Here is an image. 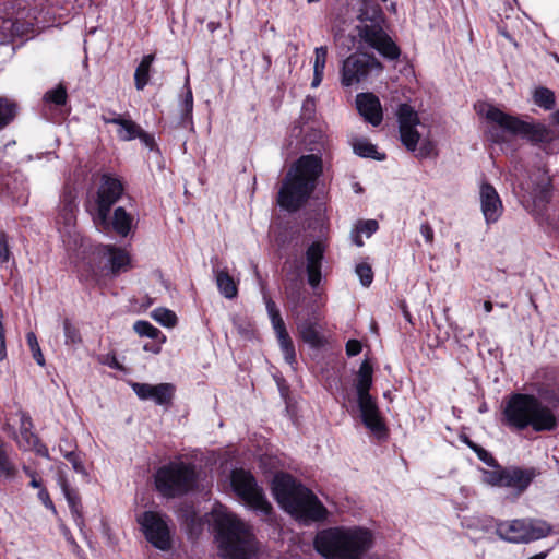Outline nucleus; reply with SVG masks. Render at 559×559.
Segmentation results:
<instances>
[{"label":"nucleus","mask_w":559,"mask_h":559,"mask_svg":"<svg viewBox=\"0 0 559 559\" xmlns=\"http://www.w3.org/2000/svg\"><path fill=\"white\" fill-rule=\"evenodd\" d=\"M532 186L528 187L532 198L533 212L539 219L540 224H546L554 231L559 233V221H555V215L544 216V209L550 200V178L544 171H538L534 179L531 180Z\"/></svg>","instance_id":"obj_12"},{"label":"nucleus","mask_w":559,"mask_h":559,"mask_svg":"<svg viewBox=\"0 0 559 559\" xmlns=\"http://www.w3.org/2000/svg\"><path fill=\"white\" fill-rule=\"evenodd\" d=\"M45 100L53 103L56 105H64L67 102V91L62 85H58L56 88L48 91L45 94Z\"/></svg>","instance_id":"obj_41"},{"label":"nucleus","mask_w":559,"mask_h":559,"mask_svg":"<svg viewBox=\"0 0 559 559\" xmlns=\"http://www.w3.org/2000/svg\"><path fill=\"white\" fill-rule=\"evenodd\" d=\"M216 285L219 293L227 299H233L238 294L237 285L227 271L221 270L215 272Z\"/></svg>","instance_id":"obj_29"},{"label":"nucleus","mask_w":559,"mask_h":559,"mask_svg":"<svg viewBox=\"0 0 559 559\" xmlns=\"http://www.w3.org/2000/svg\"><path fill=\"white\" fill-rule=\"evenodd\" d=\"M360 38L383 57L396 59L400 56L397 46L378 25H365L359 31Z\"/></svg>","instance_id":"obj_16"},{"label":"nucleus","mask_w":559,"mask_h":559,"mask_svg":"<svg viewBox=\"0 0 559 559\" xmlns=\"http://www.w3.org/2000/svg\"><path fill=\"white\" fill-rule=\"evenodd\" d=\"M478 108L479 114L484 115L490 123L496 124L503 131H507L511 134L523 135H527L531 132L530 124L501 111L499 108H496L488 104H480Z\"/></svg>","instance_id":"obj_15"},{"label":"nucleus","mask_w":559,"mask_h":559,"mask_svg":"<svg viewBox=\"0 0 559 559\" xmlns=\"http://www.w3.org/2000/svg\"><path fill=\"white\" fill-rule=\"evenodd\" d=\"M60 451L62 452L64 459L71 463L73 469L79 473V474H83L85 475L86 472H85V467H84V464H83V461L80 456L79 453L74 452V451H62L60 449Z\"/></svg>","instance_id":"obj_42"},{"label":"nucleus","mask_w":559,"mask_h":559,"mask_svg":"<svg viewBox=\"0 0 559 559\" xmlns=\"http://www.w3.org/2000/svg\"><path fill=\"white\" fill-rule=\"evenodd\" d=\"M495 469H481V481L491 487H504V468L495 465Z\"/></svg>","instance_id":"obj_33"},{"label":"nucleus","mask_w":559,"mask_h":559,"mask_svg":"<svg viewBox=\"0 0 559 559\" xmlns=\"http://www.w3.org/2000/svg\"><path fill=\"white\" fill-rule=\"evenodd\" d=\"M420 234L425 238L426 242L432 243L433 242V229L428 223H424L420 225Z\"/></svg>","instance_id":"obj_50"},{"label":"nucleus","mask_w":559,"mask_h":559,"mask_svg":"<svg viewBox=\"0 0 559 559\" xmlns=\"http://www.w3.org/2000/svg\"><path fill=\"white\" fill-rule=\"evenodd\" d=\"M403 313H404L405 319L411 322V314H409L408 310L403 309Z\"/></svg>","instance_id":"obj_59"},{"label":"nucleus","mask_w":559,"mask_h":559,"mask_svg":"<svg viewBox=\"0 0 559 559\" xmlns=\"http://www.w3.org/2000/svg\"><path fill=\"white\" fill-rule=\"evenodd\" d=\"M98 254L107 260L108 272L112 276L131 269V257L122 248L111 245L102 246L98 248Z\"/></svg>","instance_id":"obj_19"},{"label":"nucleus","mask_w":559,"mask_h":559,"mask_svg":"<svg viewBox=\"0 0 559 559\" xmlns=\"http://www.w3.org/2000/svg\"><path fill=\"white\" fill-rule=\"evenodd\" d=\"M466 443L475 453H476V449H480L481 448V447L477 445L476 443H474L473 441H469V440H467Z\"/></svg>","instance_id":"obj_58"},{"label":"nucleus","mask_w":559,"mask_h":559,"mask_svg":"<svg viewBox=\"0 0 559 559\" xmlns=\"http://www.w3.org/2000/svg\"><path fill=\"white\" fill-rule=\"evenodd\" d=\"M102 119L106 124L112 123L118 127L117 135L122 141H131L144 134L139 124L121 115H116L112 118L103 116Z\"/></svg>","instance_id":"obj_26"},{"label":"nucleus","mask_w":559,"mask_h":559,"mask_svg":"<svg viewBox=\"0 0 559 559\" xmlns=\"http://www.w3.org/2000/svg\"><path fill=\"white\" fill-rule=\"evenodd\" d=\"M361 352V344L357 340H349L346 344V353L348 356H356Z\"/></svg>","instance_id":"obj_49"},{"label":"nucleus","mask_w":559,"mask_h":559,"mask_svg":"<svg viewBox=\"0 0 559 559\" xmlns=\"http://www.w3.org/2000/svg\"><path fill=\"white\" fill-rule=\"evenodd\" d=\"M38 497L47 508L53 509V503L49 497L48 491L45 488H40Z\"/></svg>","instance_id":"obj_51"},{"label":"nucleus","mask_w":559,"mask_h":559,"mask_svg":"<svg viewBox=\"0 0 559 559\" xmlns=\"http://www.w3.org/2000/svg\"><path fill=\"white\" fill-rule=\"evenodd\" d=\"M504 423L515 429L522 430L532 426L534 430H554L557 420L552 412L543 405L536 397L527 394H514L503 412Z\"/></svg>","instance_id":"obj_5"},{"label":"nucleus","mask_w":559,"mask_h":559,"mask_svg":"<svg viewBox=\"0 0 559 559\" xmlns=\"http://www.w3.org/2000/svg\"><path fill=\"white\" fill-rule=\"evenodd\" d=\"M356 274L359 276L360 283L368 287L373 281V272L369 264L360 263L356 266Z\"/></svg>","instance_id":"obj_43"},{"label":"nucleus","mask_w":559,"mask_h":559,"mask_svg":"<svg viewBox=\"0 0 559 559\" xmlns=\"http://www.w3.org/2000/svg\"><path fill=\"white\" fill-rule=\"evenodd\" d=\"M371 544V534L356 527L324 530L314 539L316 549L326 559H360Z\"/></svg>","instance_id":"obj_4"},{"label":"nucleus","mask_w":559,"mask_h":559,"mask_svg":"<svg viewBox=\"0 0 559 559\" xmlns=\"http://www.w3.org/2000/svg\"><path fill=\"white\" fill-rule=\"evenodd\" d=\"M354 152L361 157H372L383 159V155H379L377 147L367 140H356L353 142Z\"/></svg>","instance_id":"obj_35"},{"label":"nucleus","mask_w":559,"mask_h":559,"mask_svg":"<svg viewBox=\"0 0 559 559\" xmlns=\"http://www.w3.org/2000/svg\"><path fill=\"white\" fill-rule=\"evenodd\" d=\"M481 212L487 223H495L502 214L503 206L496 189L489 183L480 186Z\"/></svg>","instance_id":"obj_20"},{"label":"nucleus","mask_w":559,"mask_h":559,"mask_svg":"<svg viewBox=\"0 0 559 559\" xmlns=\"http://www.w3.org/2000/svg\"><path fill=\"white\" fill-rule=\"evenodd\" d=\"M211 518L215 539L224 559H249L257 550L251 527L222 504H216Z\"/></svg>","instance_id":"obj_1"},{"label":"nucleus","mask_w":559,"mask_h":559,"mask_svg":"<svg viewBox=\"0 0 559 559\" xmlns=\"http://www.w3.org/2000/svg\"><path fill=\"white\" fill-rule=\"evenodd\" d=\"M63 332L66 337V345L76 346L82 343V336L79 329L69 320H63Z\"/></svg>","instance_id":"obj_38"},{"label":"nucleus","mask_w":559,"mask_h":559,"mask_svg":"<svg viewBox=\"0 0 559 559\" xmlns=\"http://www.w3.org/2000/svg\"><path fill=\"white\" fill-rule=\"evenodd\" d=\"M352 240L357 247L364 246L361 234L356 228L352 231Z\"/></svg>","instance_id":"obj_53"},{"label":"nucleus","mask_w":559,"mask_h":559,"mask_svg":"<svg viewBox=\"0 0 559 559\" xmlns=\"http://www.w3.org/2000/svg\"><path fill=\"white\" fill-rule=\"evenodd\" d=\"M62 489L64 492V496L67 498V501L74 514L79 516L80 513V498L76 495V492L70 490L66 484L62 485Z\"/></svg>","instance_id":"obj_45"},{"label":"nucleus","mask_w":559,"mask_h":559,"mask_svg":"<svg viewBox=\"0 0 559 559\" xmlns=\"http://www.w3.org/2000/svg\"><path fill=\"white\" fill-rule=\"evenodd\" d=\"M231 486L247 504L264 513L270 512L271 504L265 499L262 489L258 486L250 472L245 469L233 471Z\"/></svg>","instance_id":"obj_11"},{"label":"nucleus","mask_w":559,"mask_h":559,"mask_svg":"<svg viewBox=\"0 0 559 559\" xmlns=\"http://www.w3.org/2000/svg\"><path fill=\"white\" fill-rule=\"evenodd\" d=\"M488 133H489L490 139L493 142H500L501 141L500 136L498 134H496L492 130H489Z\"/></svg>","instance_id":"obj_55"},{"label":"nucleus","mask_w":559,"mask_h":559,"mask_svg":"<svg viewBox=\"0 0 559 559\" xmlns=\"http://www.w3.org/2000/svg\"><path fill=\"white\" fill-rule=\"evenodd\" d=\"M32 476V480H31V486L34 487V488H40V481L37 479V477L35 476V474H31Z\"/></svg>","instance_id":"obj_54"},{"label":"nucleus","mask_w":559,"mask_h":559,"mask_svg":"<svg viewBox=\"0 0 559 559\" xmlns=\"http://www.w3.org/2000/svg\"><path fill=\"white\" fill-rule=\"evenodd\" d=\"M26 338H27V343L31 347V350L33 352V356H34L35 360L37 361L38 365L44 366L45 359L40 352V348H39V345H38L35 334L28 333Z\"/></svg>","instance_id":"obj_44"},{"label":"nucleus","mask_w":559,"mask_h":559,"mask_svg":"<svg viewBox=\"0 0 559 559\" xmlns=\"http://www.w3.org/2000/svg\"><path fill=\"white\" fill-rule=\"evenodd\" d=\"M326 59L328 48L325 46L317 47L314 49L312 87H318L322 82Z\"/></svg>","instance_id":"obj_30"},{"label":"nucleus","mask_w":559,"mask_h":559,"mask_svg":"<svg viewBox=\"0 0 559 559\" xmlns=\"http://www.w3.org/2000/svg\"><path fill=\"white\" fill-rule=\"evenodd\" d=\"M359 114L372 126H379L382 121V107L379 98L372 93H361L356 97Z\"/></svg>","instance_id":"obj_23"},{"label":"nucleus","mask_w":559,"mask_h":559,"mask_svg":"<svg viewBox=\"0 0 559 559\" xmlns=\"http://www.w3.org/2000/svg\"><path fill=\"white\" fill-rule=\"evenodd\" d=\"M476 454L479 457V460H481L484 463H486L489 466H495L497 464L493 456L483 448L476 449Z\"/></svg>","instance_id":"obj_48"},{"label":"nucleus","mask_w":559,"mask_h":559,"mask_svg":"<svg viewBox=\"0 0 559 559\" xmlns=\"http://www.w3.org/2000/svg\"><path fill=\"white\" fill-rule=\"evenodd\" d=\"M122 193L123 186L118 178L109 175L102 177L96 197V212L93 215V221L98 228L109 230L110 209L121 198Z\"/></svg>","instance_id":"obj_9"},{"label":"nucleus","mask_w":559,"mask_h":559,"mask_svg":"<svg viewBox=\"0 0 559 559\" xmlns=\"http://www.w3.org/2000/svg\"><path fill=\"white\" fill-rule=\"evenodd\" d=\"M266 310L271 319L272 325L276 332L281 349L284 354V358L287 364L293 365L296 359L295 348L286 331L285 323L281 317L280 310L277 309L275 302L272 301L271 299L266 300Z\"/></svg>","instance_id":"obj_17"},{"label":"nucleus","mask_w":559,"mask_h":559,"mask_svg":"<svg viewBox=\"0 0 559 559\" xmlns=\"http://www.w3.org/2000/svg\"><path fill=\"white\" fill-rule=\"evenodd\" d=\"M183 106H185V111L187 114L192 111V108H193V96H192V92L190 90H188L187 93H186V97L183 99Z\"/></svg>","instance_id":"obj_52"},{"label":"nucleus","mask_w":559,"mask_h":559,"mask_svg":"<svg viewBox=\"0 0 559 559\" xmlns=\"http://www.w3.org/2000/svg\"><path fill=\"white\" fill-rule=\"evenodd\" d=\"M16 473V467L9 457L7 445L0 441V477L12 479Z\"/></svg>","instance_id":"obj_32"},{"label":"nucleus","mask_w":559,"mask_h":559,"mask_svg":"<svg viewBox=\"0 0 559 559\" xmlns=\"http://www.w3.org/2000/svg\"><path fill=\"white\" fill-rule=\"evenodd\" d=\"M10 255L11 253L8 245V237L4 231L0 230V262H8Z\"/></svg>","instance_id":"obj_47"},{"label":"nucleus","mask_w":559,"mask_h":559,"mask_svg":"<svg viewBox=\"0 0 559 559\" xmlns=\"http://www.w3.org/2000/svg\"><path fill=\"white\" fill-rule=\"evenodd\" d=\"M131 386L139 399L153 400L158 405L169 403L174 395V386L169 383L153 385L148 383L134 382Z\"/></svg>","instance_id":"obj_21"},{"label":"nucleus","mask_w":559,"mask_h":559,"mask_svg":"<svg viewBox=\"0 0 559 559\" xmlns=\"http://www.w3.org/2000/svg\"><path fill=\"white\" fill-rule=\"evenodd\" d=\"M555 119H556V121H557V122H558V124H559V110H558V111H556V114H555Z\"/></svg>","instance_id":"obj_60"},{"label":"nucleus","mask_w":559,"mask_h":559,"mask_svg":"<svg viewBox=\"0 0 559 559\" xmlns=\"http://www.w3.org/2000/svg\"><path fill=\"white\" fill-rule=\"evenodd\" d=\"M396 116L400 139L406 150L415 153L417 158H428L436 155L435 144L430 140L424 139L419 143L420 135L416 127L420 121L417 111L412 106L402 104L397 108Z\"/></svg>","instance_id":"obj_6"},{"label":"nucleus","mask_w":559,"mask_h":559,"mask_svg":"<svg viewBox=\"0 0 559 559\" xmlns=\"http://www.w3.org/2000/svg\"><path fill=\"white\" fill-rule=\"evenodd\" d=\"M534 102L545 109H551L555 106V94L546 88H537L534 93Z\"/></svg>","instance_id":"obj_39"},{"label":"nucleus","mask_w":559,"mask_h":559,"mask_svg":"<svg viewBox=\"0 0 559 559\" xmlns=\"http://www.w3.org/2000/svg\"><path fill=\"white\" fill-rule=\"evenodd\" d=\"M360 234H365L370 237L379 228L378 222L374 219H368L359 222L355 227Z\"/></svg>","instance_id":"obj_46"},{"label":"nucleus","mask_w":559,"mask_h":559,"mask_svg":"<svg viewBox=\"0 0 559 559\" xmlns=\"http://www.w3.org/2000/svg\"><path fill=\"white\" fill-rule=\"evenodd\" d=\"M16 425H19V432L14 433V439L19 447L23 450H34L39 455L48 457V449L39 443L38 438L32 431L33 424L31 417L23 412L16 413L10 419L8 426L14 427Z\"/></svg>","instance_id":"obj_14"},{"label":"nucleus","mask_w":559,"mask_h":559,"mask_svg":"<svg viewBox=\"0 0 559 559\" xmlns=\"http://www.w3.org/2000/svg\"><path fill=\"white\" fill-rule=\"evenodd\" d=\"M299 333L302 337V340L312 345L317 346L321 343V337L319 335V332L316 328V325L312 322H304L299 325Z\"/></svg>","instance_id":"obj_36"},{"label":"nucleus","mask_w":559,"mask_h":559,"mask_svg":"<svg viewBox=\"0 0 559 559\" xmlns=\"http://www.w3.org/2000/svg\"><path fill=\"white\" fill-rule=\"evenodd\" d=\"M372 366L368 360H364L359 367L357 372L355 390L357 394V399L371 396L369 391L372 386Z\"/></svg>","instance_id":"obj_27"},{"label":"nucleus","mask_w":559,"mask_h":559,"mask_svg":"<svg viewBox=\"0 0 559 559\" xmlns=\"http://www.w3.org/2000/svg\"><path fill=\"white\" fill-rule=\"evenodd\" d=\"M195 480V471L191 464L171 462L155 474V485L164 497H176L190 490Z\"/></svg>","instance_id":"obj_7"},{"label":"nucleus","mask_w":559,"mask_h":559,"mask_svg":"<svg viewBox=\"0 0 559 559\" xmlns=\"http://www.w3.org/2000/svg\"><path fill=\"white\" fill-rule=\"evenodd\" d=\"M537 475H539V472L535 467L512 466L504 468V487L515 489L516 493L520 495L526 490Z\"/></svg>","instance_id":"obj_22"},{"label":"nucleus","mask_w":559,"mask_h":559,"mask_svg":"<svg viewBox=\"0 0 559 559\" xmlns=\"http://www.w3.org/2000/svg\"><path fill=\"white\" fill-rule=\"evenodd\" d=\"M143 534L156 548L166 550L170 547V531L163 514L155 511H145L138 516Z\"/></svg>","instance_id":"obj_13"},{"label":"nucleus","mask_w":559,"mask_h":559,"mask_svg":"<svg viewBox=\"0 0 559 559\" xmlns=\"http://www.w3.org/2000/svg\"><path fill=\"white\" fill-rule=\"evenodd\" d=\"M496 533L507 542L527 544L549 536L552 527L539 519H516L498 523Z\"/></svg>","instance_id":"obj_8"},{"label":"nucleus","mask_w":559,"mask_h":559,"mask_svg":"<svg viewBox=\"0 0 559 559\" xmlns=\"http://www.w3.org/2000/svg\"><path fill=\"white\" fill-rule=\"evenodd\" d=\"M383 67L373 56L367 53H353L347 57L342 67V84L352 86L365 81L373 71L380 73Z\"/></svg>","instance_id":"obj_10"},{"label":"nucleus","mask_w":559,"mask_h":559,"mask_svg":"<svg viewBox=\"0 0 559 559\" xmlns=\"http://www.w3.org/2000/svg\"><path fill=\"white\" fill-rule=\"evenodd\" d=\"M273 493L280 506L296 520L308 523L323 520L326 510L306 487L287 474H278L272 483Z\"/></svg>","instance_id":"obj_2"},{"label":"nucleus","mask_w":559,"mask_h":559,"mask_svg":"<svg viewBox=\"0 0 559 559\" xmlns=\"http://www.w3.org/2000/svg\"><path fill=\"white\" fill-rule=\"evenodd\" d=\"M133 329L140 336H146L150 338H156L160 333L157 328L152 325L148 321L143 320L136 321Z\"/></svg>","instance_id":"obj_40"},{"label":"nucleus","mask_w":559,"mask_h":559,"mask_svg":"<svg viewBox=\"0 0 559 559\" xmlns=\"http://www.w3.org/2000/svg\"><path fill=\"white\" fill-rule=\"evenodd\" d=\"M321 171V159L318 156H301L283 181L277 195L278 205L287 211L298 210L312 193Z\"/></svg>","instance_id":"obj_3"},{"label":"nucleus","mask_w":559,"mask_h":559,"mask_svg":"<svg viewBox=\"0 0 559 559\" xmlns=\"http://www.w3.org/2000/svg\"><path fill=\"white\" fill-rule=\"evenodd\" d=\"M16 109L14 102L5 97H0V129H3L15 118Z\"/></svg>","instance_id":"obj_34"},{"label":"nucleus","mask_w":559,"mask_h":559,"mask_svg":"<svg viewBox=\"0 0 559 559\" xmlns=\"http://www.w3.org/2000/svg\"><path fill=\"white\" fill-rule=\"evenodd\" d=\"M154 61V55H146L141 60L134 73L135 86L139 91L143 90L148 82L150 68Z\"/></svg>","instance_id":"obj_31"},{"label":"nucleus","mask_w":559,"mask_h":559,"mask_svg":"<svg viewBox=\"0 0 559 559\" xmlns=\"http://www.w3.org/2000/svg\"><path fill=\"white\" fill-rule=\"evenodd\" d=\"M324 254V246L321 242H313L306 252L308 282L317 287L321 281V266Z\"/></svg>","instance_id":"obj_25"},{"label":"nucleus","mask_w":559,"mask_h":559,"mask_svg":"<svg viewBox=\"0 0 559 559\" xmlns=\"http://www.w3.org/2000/svg\"><path fill=\"white\" fill-rule=\"evenodd\" d=\"M133 217L121 206L114 211L112 221H109V227L120 236L126 237L132 227Z\"/></svg>","instance_id":"obj_28"},{"label":"nucleus","mask_w":559,"mask_h":559,"mask_svg":"<svg viewBox=\"0 0 559 559\" xmlns=\"http://www.w3.org/2000/svg\"><path fill=\"white\" fill-rule=\"evenodd\" d=\"M548 551L539 552L535 556L530 557L528 559H545L547 557Z\"/></svg>","instance_id":"obj_57"},{"label":"nucleus","mask_w":559,"mask_h":559,"mask_svg":"<svg viewBox=\"0 0 559 559\" xmlns=\"http://www.w3.org/2000/svg\"><path fill=\"white\" fill-rule=\"evenodd\" d=\"M152 318L159 324L167 328H173L177 323V316L175 312L166 308H157L153 310Z\"/></svg>","instance_id":"obj_37"},{"label":"nucleus","mask_w":559,"mask_h":559,"mask_svg":"<svg viewBox=\"0 0 559 559\" xmlns=\"http://www.w3.org/2000/svg\"><path fill=\"white\" fill-rule=\"evenodd\" d=\"M75 207L76 206L72 200L66 201L57 217L58 230L62 235L63 241L68 243H70L71 240L76 243Z\"/></svg>","instance_id":"obj_24"},{"label":"nucleus","mask_w":559,"mask_h":559,"mask_svg":"<svg viewBox=\"0 0 559 559\" xmlns=\"http://www.w3.org/2000/svg\"><path fill=\"white\" fill-rule=\"evenodd\" d=\"M484 309H485V311H486L487 313L491 312V310H492V302H491V301H489V300H486V301L484 302Z\"/></svg>","instance_id":"obj_56"},{"label":"nucleus","mask_w":559,"mask_h":559,"mask_svg":"<svg viewBox=\"0 0 559 559\" xmlns=\"http://www.w3.org/2000/svg\"><path fill=\"white\" fill-rule=\"evenodd\" d=\"M357 403L364 425L376 435L384 433L385 425L380 416L374 399L372 396H365L357 399Z\"/></svg>","instance_id":"obj_18"}]
</instances>
